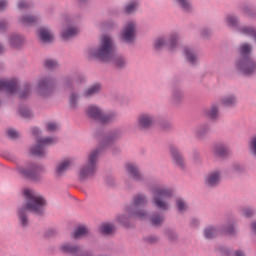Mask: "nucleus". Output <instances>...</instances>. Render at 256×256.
<instances>
[{
  "label": "nucleus",
  "mask_w": 256,
  "mask_h": 256,
  "mask_svg": "<svg viewBox=\"0 0 256 256\" xmlns=\"http://www.w3.org/2000/svg\"><path fill=\"white\" fill-rule=\"evenodd\" d=\"M96 137H102V140L98 147L88 154V159L79 168L78 179L80 183H86V181L95 179V175H97V161L99 160V155H101L102 151L108 149V147H113L119 139H123V130L114 129L109 131L106 135H104L103 130H99L96 132Z\"/></svg>",
  "instance_id": "obj_1"
},
{
  "label": "nucleus",
  "mask_w": 256,
  "mask_h": 256,
  "mask_svg": "<svg viewBox=\"0 0 256 256\" xmlns=\"http://www.w3.org/2000/svg\"><path fill=\"white\" fill-rule=\"evenodd\" d=\"M87 53L90 59H96L102 63H112L119 71H123L127 67V59L122 55H115V41L109 35L102 36L99 46L88 48Z\"/></svg>",
  "instance_id": "obj_2"
},
{
  "label": "nucleus",
  "mask_w": 256,
  "mask_h": 256,
  "mask_svg": "<svg viewBox=\"0 0 256 256\" xmlns=\"http://www.w3.org/2000/svg\"><path fill=\"white\" fill-rule=\"evenodd\" d=\"M25 203L17 210V217L20 227L27 229L29 227V213H33L37 217L45 215V207H47V200L41 194L34 190H24Z\"/></svg>",
  "instance_id": "obj_3"
},
{
  "label": "nucleus",
  "mask_w": 256,
  "mask_h": 256,
  "mask_svg": "<svg viewBox=\"0 0 256 256\" xmlns=\"http://www.w3.org/2000/svg\"><path fill=\"white\" fill-rule=\"evenodd\" d=\"M238 56L234 65L236 71L245 77H253L256 75V59L253 57V44L244 42L236 49Z\"/></svg>",
  "instance_id": "obj_4"
},
{
  "label": "nucleus",
  "mask_w": 256,
  "mask_h": 256,
  "mask_svg": "<svg viewBox=\"0 0 256 256\" xmlns=\"http://www.w3.org/2000/svg\"><path fill=\"white\" fill-rule=\"evenodd\" d=\"M147 205H149V197H147V194H135L132 197L131 203L125 207V213L130 217H137L140 221H143V219L149 217V213H147L145 209Z\"/></svg>",
  "instance_id": "obj_5"
},
{
  "label": "nucleus",
  "mask_w": 256,
  "mask_h": 256,
  "mask_svg": "<svg viewBox=\"0 0 256 256\" xmlns=\"http://www.w3.org/2000/svg\"><path fill=\"white\" fill-rule=\"evenodd\" d=\"M151 204L158 211H169V199L173 197V190L169 188H153Z\"/></svg>",
  "instance_id": "obj_6"
},
{
  "label": "nucleus",
  "mask_w": 256,
  "mask_h": 256,
  "mask_svg": "<svg viewBox=\"0 0 256 256\" xmlns=\"http://www.w3.org/2000/svg\"><path fill=\"white\" fill-rule=\"evenodd\" d=\"M86 114L89 119L98 121L103 125H110V123H115V121H117V114L115 112L105 113V111L97 105L88 106Z\"/></svg>",
  "instance_id": "obj_7"
},
{
  "label": "nucleus",
  "mask_w": 256,
  "mask_h": 256,
  "mask_svg": "<svg viewBox=\"0 0 256 256\" xmlns=\"http://www.w3.org/2000/svg\"><path fill=\"white\" fill-rule=\"evenodd\" d=\"M17 171L21 177L30 179V181H41L43 173H45V166L37 163H28L25 167L18 166Z\"/></svg>",
  "instance_id": "obj_8"
},
{
  "label": "nucleus",
  "mask_w": 256,
  "mask_h": 256,
  "mask_svg": "<svg viewBox=\"0 0 256 256\" xmlns=\"http://www.w3.org/2000/svg\"><path fill=\"white\" fill-rule=\"evenodd\" d=\"M57 80L52 75H44L38 79L37 93L40 97H49L55 91Z\"/></svg>",
  "instance_id": "obj_9"
},
{
  "label": "nucleus",
  "mask_w": 256,
  "mask_h": 256,
  "mask_svg": "<svg viewBox=\"0 0 256 256\" xmlns=\"http://www.w3.org/2000/svg\"><path fill=\"white\" fill-rule=\"evenodd\" d=\"M59 249L64 255L72 256H95V251L91 249H83L79 244L64 243L59 246Z\"/></svg>",
  "instance_id": "obj_10"
},
{
  "label": "nucleus",
  "mask_w": 256,
  "mask_h": 256,
  "mask_svg": "<svg viewBox=\"0 0 256 256\" xmlns=\"http://www.w3.org/2000/svg\"><path fill=\"white\" fill-rule=\"evenodd\" d=\"M53 143H57V138H37L36 144L30 149V153L34 155V157H47V145H53Z\"/></svg>",
  "instance_id": "obj_11"
},
{
  "label": "nucleus",
  "mask_w": 256,
  "mask_h": 256,
  "mask_svg": "<svg viewBox=\"0 0 256 256\" xmlns=\"http://www.w3.org/2000/svg\"><path fill=\"white\" fill-rule=\"evenodd\" d=\"M83 81H85V78L79 72L70 73L62 77L61 87L63 91H69L70 93L71 91H75V83L79 85Z\"/></svg>",
  "instance_id": "obj_12"
},
{
  "label": "nucleus",
  "mask_w": 256,
  "mask_h": 256,
  "mask_svg": "<svg viewBox=\"0 0 256 256\" xmlns=\"http://www.w3.org/2000/svg\"><path fill=\"white\" fill-rule=\"evenodd\" d=\"M137 37V24L135 22H128L123 28L120 41L126 43L127 45H133Z\"/></svg>",
  "instance_id": "obj_13"
},
{
  "label": "nucleus",
  "mask_w": 256,
  "mask_h": 256,
  "mask_svg": "<svg viewBox=\"0 0 256 256\" xmlns=\"http://www.w3.org/2000/svg\"><path fill=\"white\" fill-rule=\"evenodd\" d=\"M126 173L132 181L135 183H141V185H147L148 179L145 174L141 172V169L137 166V164H127L126 165Z\"/></svg>",
  "instance_id": "obj_14"
},
{
  "label": "nucleus",
  "mask_w": 256,
  "mask_h": 256,
  "mask_svg": "<svg viewBox=\"0 0 256 256\" xmlns=\"http://www.w3.org/2000/svg\"><path fill=\"white\" fill-rule=\"evenodd\" d=\"M169 151L173 165L181 171H185V169H187V162L185 161V156H183V153L179 150V147L172 144L169 146Z\"/></svg>",
  "instance_id": "obj_15"
},
{
  "label": "nucleus",
  "mask_w": 256,
  "mask_h": 256,
  "mask_svg": "<svg viewBox=\"0 0 256 256\" xmlns=\"http://www.w3.org/2000/svg\"><path fill=\"white\" fill-rule=\"evenodd\" d=\"M179 41V35L174 33L169 36V38H158L154 41V49L155 51H161L163 47H167V49H175L177 47V43Z\"/></svg>",
  "instance_id": "obj_16"
},
{
  "label": "nucleus",
  "mask_w": 256,
  "mask_h": 256,
  "mask_svg": "<svg viewBox=\"0 0 256 256\" xmlns=\"http://www.w3.org/2000/svg\"><path fill=\"white\" fill-rule=\"evenodd\" d=\"M223 172L219 169L211 171L204 179V184L208 189H217L221 185V177Z\"/></svg>",
  "instance_id": "obj_17"
},
{
  "label": "nucleus",
  "mask_w": 256,
  "mask_h": 256,
  "mask_svg": "<svg viewBox=\"0 0 256 256\" xmlns=\"http://www.w3.org/2000/svg\"><path fill=\"white\" fill-rule=\"evenodd\" d=\"M155 125V116L149 113H141L138 116V129L140 131H149Z\"/></svg>",
  "instance_id": "obj_18"
},
{
  "label": "nucleus",
  "mask_w": 256,
  "mask_h": 256,
  "mask_svg": "<svg viewBox=\"0 0 256 256\" xmlns=\"http://www.w3.org/2000/svg\"><path fill=\"white\" fill-rule=\"evenodd\" d=\"M211 133V124L210 123H201L194 128V137L198 141H205L209 134Z\"/></svg>",
  "instance_id": "obj_19"
},
{
  "label": "nucleus",
  "mask_w": 256,
  "mask_h": 256,
  "mask_svg": "<svg viewBox=\"0 0 256 256\" xmlns=\"http://www.w3.org/2000/svg\"><path fill=\"white\" fill-rule=\"evenodd\" d=\"M19 82L17 80H0V91H6L9 95L17 93Z\"/></svg>",
  "instance_id": "obj_20"
},
{
  "label": "nucleus",
  "mask_w": 256,
  "mask_h": 256,
  "mask_svg": "<svg viewBox=\"0 0 256 256\" xmlns=\"http://www.w3.org/2000/svg\"><path fill=\"white\" fill-rule=\"evenodd\" d=\"M38 38L42 43H45L47 45L53 43V32L51 31V28L47 26H41L38 28Z\"/></svg>",
  "instance_id": "obj_21"
},
{
  "label": "nucleus",
  "mask_w": 256,
  "mask_h": 256,
  "mask_svg": "<svg viewBox=\"0 0 256 256\" xmlns=\"http://www.w3.org/2000/svg\"><path fill=\"white\" fill-rule=\"evenodd\" d=\"M220 109H221V104L219 103H214L210 105V107H208L205 110V117H207L209 121H212L213 123H215L216 121H219Z\"/></svg>",
  "instance_id": "obj_22"
},
{
  "label": "nucleus",
  "mask_w": 256,
  "mask_h": 256,
  "mask_svg": "<svg viewBox=\"0 0 256 256\" xmlns=\"http://www.w3.org/2000/svg\"><path fill=\"white\" fill-rule=\"evenodd\" d=\"M41 17L35 14H24L18 18V22L21 25H25V27H33V25H37L40 21Z\"/></svg>",
  "instance_id": "obj_23"
},
{
  "label": "nucleus",
  "mask_w": 256,
  "mask_h": 256,
  "mask_svg": "<svg viewBox=\"0 0 256 256\" xmlns=\"http://www.w3.org/2000/svg\"><path fill=\"white\" fill-rule=\"evenodd\" d=\"M220 233L228 235L229 237H237L239 231L237 230V223L228 222L220 226Z\"/></svg>",
  "instance_id": "obj_24"
},
{
  "label": "nucleus",
  "mask_w": 256,
  "mask_h": 256,
  "mask_svg": "<svg viewBox=\"0 0 256 256\" xmlns=\"http://www.w3.org/2000/svg\"><path fill=\"white\" fill-rule=\"evenodd\" d=\"M184 55L189 65H191L192 67H197V65H199V56L193 48L188 46L184 47Z\"/></svg>",
  "instance_id": "obj_25"
},
{
  "label": "nucleus",
  "mask_w": 256,
  "mask_h": 256,
  "mask_svg": "<svg viewBox=\"0 0 256 256\" xmlns=\"http://www.w3.org/2000/svg\"><path fill=\"white\" fill-rule=\"evenodd\" d=\"M220 103L223 107H226V109H235L239 100L237 98V94H228L221 98Z\"/></svg>",
  "instance_id": "obj_26"
},
{
  "label": "nucleus",
  "mask_w": 256,
  "mask_h": 256,
  "mask_svg": "<svg viewBox=\"0 0 256 256\" xmlns=\"http://www.w3.org/2000/svg\"><path fill=\"white\" fill-rule=\"evenodd\" d=\"M184 97L185 94L183 93V89L177 86L172 88L170 99L173 105H181V103H183Z\"/></svg>",
  "instance_id": "obj_27"
},
{
  "label": "nucleus",
  "mask_w": 256,
  "mask_h": 256,
  "mask_svg": "<svg viewBox=\"0 0 256 256\" xmlns=\"http://www.w3.org/2000/svg\"><path fill=\"white\" fill-rule=\"evenodd\" d=\"M76 35H79V29L73 26H68L61 32L62 41H71Z\"/></svg>",
  "instance_id": "obj_28"
},
{
  "label": "nucleus",
  "mask_w": 256,
  "mask_h": 256,
  "mask_svg": "<svg viewBox=\"0 0 256 256\" xmlns=\"http://www.w3.org/2000/svg\"><path fill=\"white\" fill-rule=\"evenodd\" d=\"M215 155L220 159H227L231 155V148L227 144H218L215 146Z\"/></svg>",
  "instance_id": "obj_29"
},
{
  "label": "nucleus",
  "mask_w": 256,
  "mask_h": 256,
  "mask_svg": "<svg viewBox=\"0 0 256 256\" xmlns=\"http://www.w3.org/2000/svg\"><path fill=\"white\" fill-rule=\"evenodd\" d=\"M79 99H81V94H79V91L72 90L68 100L69 109H71V111L77 110L79 107Z\"/></svg>",
  "instance_id": "obj_30"
},
{
  "label": "nucleus",
  "mask_w": 256,
  "mask_h": 256,
  "mask_svg": "<svg viewBox=\"0 0 256 256\" xmlns=\"http://www.w3.org/2000/svg\"><path fill=\"white\" fill-rule=\"evenodd\" d=\"M9 44L13 49H21L25 45V38L19 34H13L8 38Z\"/></svg>",
  "instance_id": "obj_31"
},
{
  "label": "nucleus",
  "mask_w": 256,
  "mask_h": 256,
  "mask_svg": "<svg viewBox=\"0 0 256 256\" xmlns=\"http://www.w3.org/2000/svg\"><path fill=\"white\" fill-rule=\"evenodd\" d=\"M102 86L100 83H95L86 88L82 95L83 97H86L87 99L94 97V95H99L101 93Z\"/></svg>",
  "instance_id": "obj_32"
},
{
  "label": "nucleus",
  "mask_w": 256,
  "mask_h": 256,
  "mask_svg": "<svg viewBox=\"0 0 256 256\" xmlns=\"http://www.w3.org/2000/svg\"><path fill=\"white\" fill-rule=\"evenodd\" d=\"M149 221L152 227H163V224L165 223V215L155 212L150 215Z\"/></svg>",
  "instance_id": "obj_33"
},
{
  "label": "nucleus",
  "mask_w": 256,
  "mask_h": 256,
  "mask_svg": "<svg viewBox=\"0 0 256 256\" xmlns=\"http://www.w3.org/2000/svg\"><path fill=\"white\" fill-rule=\"evenodd\" d=\"M226 22L229 27H233V29H236V31H239V33H242V29H245V27H251V26H240L239 24V17L234 15H228L226 17Z\"/></svg>",
  "instance_id": "obj_34"
},
{
  "label": "nucleus",
  "mask_w": 256,
  "mask_h": 256,
  "mask_svg": "<svg viewBox=\"0 0 256 256\" xmlns=\"http://www.w3.org/2000/svg\"><path fill=\"white\" fill-rule=\"evenodd\" d=\"M69 167H71V161L69 160H64L58 163L55 169L56 177H63V175L67 173V170L69 169Z\"/></svg>",
  "instance_id": "obj_35"
},
{
  "label": "nucleus",
  "mask_w": 256,
  "mask_h": 256,
  "mask_svg": "<svg viewBox=\"0 0 256 256\" xmlns=\"http://www.w3.org/2000/svg\"><path fill=\"white\" fill-rule=\"evenodd\" d=\"M131 219H139L137 216H130L128 213L117 216V221L126 229L131 228Z\"/></svg>",
  "instance_id": "obj_36"
},
{
  "label": "nucleus",
  "mask_w": 256,
  "mask_h": 256,
  "mask_svg": "<svg viewBox=\"0 0 256 256\" xmlns=\"http://www.w3.org/2000/svg\"><path fill=\"white\" fill-rule=\"evenodd\" d=\"M241 13L246 15V17H251L252 19L256 17V8L247 3H242L239 6Z\"/></svg>",
  "instance_id": "obj_37"
},
{
  "label": "nucleus",
  "mask_w": 256,
  "mask_h": 256,
  "mask_svg": "<svg viewBox=\"0 0 256 256\" xmlns=\"http://www.w3.org/2000/svg\"><path fill=\"white\" fill-rule=\"evenodd\" d=\"M219 233H221V231L217 226H207L203 230V234L206 239H215Z\"/></svg>",
  "instance_id": "obj_38"
},
{
  "label": "nucleus",
  "mask_w": 256,
  "mask_h": 256,
  "mask_svg": "<svg viewBox=\"0 0 256 256\" xmlns=\"http://www.w3.org/2000/svg\"><path fill=\"white\" fill-rule=\"evenodd\" d=\"M16 7L19 11H28L35 7V3L32 0H17Z\"/></svg>",
  "instance_id": "obj_39"
},
{
  "label": "nucleus",
  "mask_w": 256,
  "mask_h": 256,
  "mask_svg": "<svg viewBox=\"0 0 256 256\" xmlns=\"http://www.w3.org/2000/svg\"><path fill=\"white\" fill-rule=\"evenodd\" d=\"M175 2L184 13H191V11H193L191 0H175Z\"/></svg>",
  "instance_id": "obj_40"
},
{
  "label": "nucleus",
  "mask_w": 256,
  "mask_h": 256,
  "mask_svg": "<svg viewBox=\"0 0 256 256\" xmlns=\"http://www.w3.org/2000/svg\"><path fill=\"white\" fill-rule=\"evenodd\" d=\"M43 67L48 71H55L59 67V62L55 59L47 58L44 60Z\"/></svg>",
  "instance_id": "obj_41"
},
{
  "label": "nucleus",
  "mask_w": 256,
  "mask_h": 256,
  "mask_svg": "<svg viewBox=\"0 0 256 256\" xmlns=\"http://www.w3.org/2000/svg\"><path fill=\"white\" fill-rule=\"evenodd\" d=\"M163 233L166 236V238L168 239V241H170L171 243H175V241H177V239H179V235L177 234V232H175V230H173L171 228H165L163 230Z\"/></svg>",
  "instance_id": "obj_42"
},
{
  "label": "nucleus",
  "mask_w": 256,
  "mask_h": 256,
  "mask_svg": "<svg viewBox=\"0 0 256 256\" xmlns=\"http://www.w3.org/2000/svg\"><path fill=\"white\" fill-rule=\"evenodd\" d=\"M18 113L24 119H31V117H33V112L31 111V109H29V107L24 106V105H20L18 107Z\"/></svg>",
  "instance_id": "obj_43"
},
{
  "label": "nucleus",
  "mask_w": 256,
  "mask_h": 256,
  "mask_svg": "<svg viewBox=\"0 0 256 256\" xmlns=\"http://www.w3.org/2000/svg\"><path fill=\"white\" fill-rule=\"evenodd\" d=\"M33 90V86L31 83H25L22 91L19 93L20 99H27L29 95H31V91Z\"/></svg>",
  "instance_id": "obj_44"
},
{
  "label": "nucleus",
  "mask_w": 256,
  "mask_h": 256,
  "mask_svg": "<svg viewBox=\"0 0 256 256\" xmlns=\"http://www.w3.org/2000/svg\"><path fill=\"white\" fill-rule=\"evenodd\" d=\"M89 229L87 226H79L75 231H74V239H81V237H85V235H88Z\"/></svg>",
  "instance_id": "obj_45"
},
{
  "label": "nucleus",
  "mask_w": 256,
  "mask_h": 256,
  "mask_svg": "<svg viewBox=\"0 0 256 256\" xmlns=\"http://www.w3.org/2000/svg\"><path fill=\"white\" fill-rule=\"evenodd\" d=\"M137 7H139V2L131 1L126 4L124 11L127 15H131V13H135V11H137Z\"/></svg>",
  "instance_id": "obj_46"
},
{
  "label": "nucleus",
  "mask_w": 256,
  "mask_h": 256,
  "mask_svg": "<svg viewBox=\"0 0 256 256\" xmlns=\"http://www.w3.org/2000/svg\"><path fill=\"white\" fill-rule=\"evenodd\" d=\"M243 32V35H247L248 37H252L254 40V43L256 44V28L251 26V27H244L241 29Z\"/></svg>",
  "instance_id": "obj_47"
},
{
  "label": "nucleus",
  "mask_w": 256,
  "mask_h": 256,
  "mask_svg": "<svg viewBox=\"0 0 256 256\" xmlns=\"http://www.w3.org/2000/svg\"><path fill=\"white\" fill-rule=\"evenodd\" d=\"M144 243H147L148 245H156V243H159L161 241V238H159L155 234H150L148 236L143 237Z\"/></svg>",
  "instance_id": "obj_48"
},
{
  "label": "nucleus",
  "mask_w": 256,
  "mask_h": 256,
  "mask_svg": "<svg viewBox=\"0 0 256 256\" xmlns=\"http://www.w3.org/2000/svg\"><path fill=\"white\" fill-rule=\"evenodd\" d=\"M176 208L178 209L179 213H185V211L189 209V206L187 205V202L183 200V198H177Z\"/></svg>",
  "instance_id": "obj_49"
},
{
  "label": "nucleus",
  "mask_w": 256,
  "mask_h": 256,
  "mask_svg": "<svg viewBox=\"0 0 256 256\" xmlns=\"http://www.w3.org/2000/svg\"><path fill=\"white\" fill-rule=\"evenodd\" d=\"M100 231L102 235H111V233H113V224H102L100 226Z\"/></svg>",
  "instance_id": "obj_50"
},
{
  "label": "nucleus",
  "mask_w": 256,
  "mask_h": 256,
  "mask_svg": "<svg viewBox=\"0 0 256 256\" xmlns=\"http://www.w3.org/2000/svg\"><path fill=\"white\" fill-rule=\"evenodd\" d=\"M242 215L244 217L251 218L254 215H256V210H255V208H251V207L243 208L242 209Z\"/></svg>",
  "instance_id": "obj_51"
},
{
  "label": "nucleus",
  "mask_w": 256,
  "mask_h": 256,
  "mask_svg": "<svg viewBox=\"0 0 256 256\" xmlns=\"http://www.w3.org/2000/svg\"><path fill=\"white\" fill-rule=\"evenodd\" d=\"M249 150L251 155L256 158V135L250 139Z\"/></svg>",
  "instance_id": "obj_52"
},
{
  "label": "nucleus",
  "mask_w": 256,
  "mask_h": 256,
  "mask_svg": "<svg viewBox=\"0 0 256 256\" xmlns=\"http://www.w3.org/2000/svg\"><path fill=\"white\" fill-rule=\"evenodd\" d=\"M160 128L163 131H171V129H173V124L170 121H162L160 122Z\"/></svg>",
  "instance_id": "obj_53"
},
{
  "label": "nucleus",
  "mask_w": 256,
  "mask_h": 256,
  "mask_svg": "<svg viewBox=\"0 0 256 256\" xmlns=\"http://www.w3.org/2000/svg\"><path fill=\"white\" fill-rule=\"evenodd\" d=\"M6 135L9 139H17L19 137V132L13 128H10L6 131Z\"/></svg>",
  "instance_id": "obj_54"
},
{
  "label": "nucleus",
  "mask_w": 256,
  "mask_h": 256,
  "mask_svg": "<svg viewBox=\"0 0 256 256\" xmlns=\"http://www.w3.org/2000/svg\"><path fill=\"white\" fill-rule=\"evenodd\" d=\"M46 129L49 133H55L59 129V125L55 122H49L46 126Z\"/></svg>",
  "instance_id": "obj_55"
},
{
  "label": "nucleus",
  "mask_w": 256,
  "mask_h": 256,
  "mask_svg": "<svg viewBox=\"0 0 256 256\" xmlns=\"http://www.w3.org/2000/svg\"><path fill=\"white\" fill-rule=\"evenodd\" d=\"M218 251H220L222 256H231V249L227 246H219Z\"/></svg>",
  "instance_id": "obj_56"
},
{
  "label": "nucleus",
  "mask_w": 256,
  "mask_h": 256,
  "mask_svg": "<svg viewBox=\"0 0 256 256\" xmlns=\"http://www.w3.org/2000/svg\"><path fill=\"white\" fill-rule=\"evenodd\" d=\"M231 171H233V173H243L245 171V168H243V166H241L240 164H232L231 166Z\"/></svg>",
  "instance_id": "obj_57"
},
{
  "label": "nucleus",
  "mask_w": 256,
  "mask_h": 256,
  "mask_svg": "<svg viewBox=\"0 0 256 256\" xmlns=\"http://www.w3.org/2000/svg\"><path fill=\"white\" fill-rule=\"evenodd\" d=\"M58 234H59V232L57 231V229L50 228V229L46 230L44 235H45V237H57Z\"/></svg>",
  "instance_id": "obj_58"
},
{
  "label": "nucleus",
  "mask_w": 256,
  "mask_h": 256,
  "mask_svg": "<svg viewBox=\"0 0 256 256\" xmlns=\"http://www.w3.org/2000/svg\"><path fill=\"white\" fill-rule=\"evenodd\" d=\"M9 29V21L7 19L0 20V33Z\"/></svg>",
  "instance_id": "obj_59"
},
{
  "label": "nucleus",
  "mask_w": 256,
  "mask_h": 256,
  "mask_svg": "<svg viewBox=\"0 0 256 256\" xmlns=\"http://www.w3.org/2000/svg\"><path fill=\"white\" fill-rule=\"evenodd\" d=\"M212 31L209 28H203L201 30V37H203V39H209L211 37Z\"/></svg>",
  "instance_id": "obj_60"
},
{
  "label": "nucleus",
  "mask_w": 256,
  "mask_h": 256,
  "mask_svg": "<svg viewBox=\"0 0 256 256\" xmlns=\"http://www.w3.org/2000/svg\"><path fill=\"white\" fill-rule=\"evenodd\" d=\"M5 159H7L8 161H12V163H15V161H17V156L14 154H5L4 155Z\"/></svg>",
  "instance_id": "obj_61"
},
{
  "label": "nucleus",
  "mask_w": 256,
  "mask_h": 256,
  "mask_svg": "<svg viewBox=\"0 0 256 256\" xmlns=\"http://www.w3.org/2000/svg\"><path fill=\"white\" fill-rule=\"evenodd\" d=\"M7 5H9L8 0H0V11H5L7 9Z\"/></svg>",
  "instance_id": "obj_62"
},
{
  "label": "nucleus",
  "mask_w": 256,
  "mask_h": 256,
  "mask_svg": "<svg viewBox=\"0 0 256 256\" xmlns=\"http://www.w3.org/2000/svg\"><path fill=\"white\" fill-rule=\"evenodd\" d=\"M199 223H200L199 219L192 218L191 221H190V226H192V227H199Z\"/></svg>",
  "instance_id": "obj_63"
},
{
  "label": "nucleus",
  "mask_w": 256,
  "mask_h": 256,
  "mask_svg": "<svg viewBox=\"0 0 256 256\" xmlns=\"http://www.w3.org/2000/svg\"><path fill=\"white\" fill-rule=\"evenodd\" d=\"M250 228H251V232L253 233V235H256V221H254L250 224Z\"/></svg>",
  "instance_id": "obj_64"
}]
</instances>
